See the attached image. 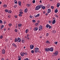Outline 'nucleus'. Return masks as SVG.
<instances>
[{"instance_id":"nucleus-1","label":"nucleus","mask_w":60,"mask_h":60,"mask_svg":"<svg viewBox=\"0 0 60 60\" xmlns=\"http://www.w3.org/2000/svg\"><path fill=\"white\" fill-rule=\"evenodd\" d=\"M42 7V5H40L37 6L35 8V10L36 11H38L39 10L41 7Z\"/></svg>"},{"instance_id":"nucleus-2","label":"nucleus","mask_w":60,"mask_h":60,"mask_svg":"<svg viewBox=\"0 0 60 60\" xmlns=\"http://www.w3.org/2000/svg\"><path fill=\"white\" fill-rule=\"evenodd\" d=\"M39 48H35L34 52H39Z\"/></svg>"},{"instance_id":"nucleus-3","label":"nucleus","mask_w":60,"mask_h":60,"mask_svg":"<svg viewBox=\"0 0 60 60\" xmlns=\"http://www.w3.org/2000/svg\"><path fill=\"white\" fill-rule=\"evenodd\" d=\"M58 54V51H56L55 52V53L54 52L53 53V55H54V56H57Z\"/></svg>"},{"instance_id":"nucleus-4","label":"nucleus","mask_w":60,"mask_h":60,"mask_svg":"<svg viewBox=\"0 0 60 60\" xmlns=\"http://www.w3.org/2000/svg\"><path fill=\"white\" fill-rule=\"evenodd\" d=\"M42 26L40 25L39 27V31H41L42 30Z\"/></svg>"},{"instance_id":"nucleus-5","label":"nucleus","mask_w":60,"mask_h":60,"mask_svg":"<svg viewBox=\"0 0 60 60\" xmlns=\"http://www.w3.org/2000/svg\"><path fill=\"white\" fill-rule=\"evenodd\" d=\"M51 26L49 24H47L46 26V28H48V27H49V29H51Z\"/></svg>"},{"instance_id":"nucleus-6","label":"nucleus","mask_w":60,"mask_h":60,"mask_svg":"<svg viewBox=\"0 0 60 60\" xmlns=\"http://www.w3.org/2000/svg\"><path fill=\"white\" fill-rule=\"evenodd\" d=\"M17 41L18 42H20L21 41V39L20 38L18 37L17 38Z\"/></svg>"},{"instance_id":"nucleus-7","label":"nucleus","mask_w":60,"mask_h":60,"mask_svg":"<svg viewBox=\"0 0 60 60\" xmlns=\"http://www.w3.org/2000/svg\"><path fill=\"white\" fill-rule=\"evenodd\" d=\"M50 48H46L45 49V51L46 52L49 51Z\"/></svg>"},{"instance_id":"nucleus-8","label":"nucleus","mask_w":60,"mask_h":60,"mask_svg":"<svg viewBox=\"0 0 60 60\" xmlns=\"http://www.w3.org/2000/svg\"><path fill=\"white\" fill-rule=\"evenodd\" d=\"M47 12L48 13V14L51 12V9H49L47 10Z\"/></svg>"},{"instance_id":"nucleus-9","label":"nucleus","mask_w":60,"mask_h":60,"mask_svg":"<svg viewBox=\"0 0 60 60\" xmlns=\"http://www.w3.org/2000/svg\"><path fill=\"white\" fill-rule=\"evenodd\" d=\"M20 54L22 56H24V52H21Z\"/></svg>"},{"instance_id":"nucleus-10","label":"nucleus","mask_w":60,"mask_h":60,"mask_svg":"<svg viewBox=\"0 0 60 60\" xmlns=\"http://www.w3.org/2000/svg\"><path fill=\"white\" fill-rule=\"evenodd\" d=\"M5 50L4 49H3L2 51V53L3 54H5Z\"/></svg>"},{"instance_id":"nucleus-11","label":"nucleus","mask_w":60,"mask_h":60,"mask_svg":"<svg viewBox=\"0 0 60 60\" xmlns=\"http://www.w3.org/2000/svg\"><path fill=\"white\" fill-rule=\"evenodd\" d=\"M30 49H33L34 47V46H33V45H30Z\"/></svg>"},{"instance_id":"nucleus-12","label":"nucleus","mask_w":60,"mask_h":60,"mask_svg":"<svg viewBox=\"0 0 60 60\" xmlns=\"http://www.w3.org/2000/svg\"><path fill=\"white\" fill-rule=\"evenodd\" d=\"M60 5V3H58L57 4V7H59Z\"/></svg>"},{"instance_id":"nucleus-13","label":"nucleus","mask_w":60,"mask_h":60,"mask_svg":"<svg viewBox=\"0 0 60 60\" xmlns=\"http://www.w3.org/2000/svg\"><path fill=\"white\" fill-rule=\"evenodd\" d=\"M49 50L50 51H53V48L52 47L51 48H50Z\"/></svg>"},{"instance_id":"nucleus-14","label":"nucleus","mask_w":60,"mask_h":60,"mask_svg":"<svg viewBox=\"0 0 60 60\" xmlns=\"http://www.w3.org/2000/svg\"><path fill=\"white\" fill-rule=\"evenodd\" d=\"M12 45L13 46H14V47H15V48H17V45H16V44H15V43H13L12 44Z\"/></svg>"},{"instance_id":"nucleus-15","label":"nucleus","mask_w":60,"mask_h":60,"mask_svg":"<svg viewBox=\"0 0 60 60\" xmlns=\"http://www.w3.org/2000/svg\"><path fill=\"white\" fill-rule=\"evenodd\" d=\"M34 16L35 17V18H37V17H39L40 16V14H38L36 16L34 15Z\"/></svg>"},{"instance_id":"nucleus-16","label":"nucleus","mask_w":60,"mask_h":60,"mask_svg":"<svg viewBox=\"0 0 60 60\" xmlns=\"http://www.w3.org/2000/svg\"><path fill=\"white\" fill-rule=\"evenodd\" d=\"M18 4L20 6L21 5V1H19L18 2Z\"/></svg>"},{"instance_id":"nucleus-17","label":"nucleus","mask_w":60,"mask_h":60,"mask_svg":"<svg viewBox=\"0 0 60 60\" xmlns=\"http://www.w3.org/2000/svg\"><path fill=\"white\" fill-rule=\"evenodd\" d=\"M56 20H54L52 21V24H54Z\"/></svg>"},{"instance_id":"nucleus-18","label":"nucleus","mask_w":60,"mask_h":60,"mask_svg":"<svg viewBox=\"0 0 60 60\" xmlns=\"http://www.w3.org/2000/svg\"><path fill=\"white\" fill-rule=\"evenodd\" d=\"M56 31L55 30H53L52 31V33H53V34H55V33H56Z\"/></svg>"},{"instance_id":"nucleus-19","label":"nucleus","mask_w":60,"mask_h":60,"mask_svg":"<svg viewBox=\"0 0 60 60\" xmlns=\"http://www.w3.org/2000/svg\"><path fill=\"white\" fill-rule=\"evenodd\" d=\"M27 11H28V10L25 9V10L24 12H25V13H27Z\"/></svg>"},{"instance_id":"nucleus-20","label":"nucleus","mask_w":60,"mask_h":60,"mask_svg":"<svg viewBox=\"0 0 60 60\" xmlns=\"http://www.w3.org/2000/svg\"><path fill=\"white\" fill-rule=\"evenodd\" d=\"M38 28L37 27H35L34 30V31H37L38 30Z\"/></svg>"},{"instance_id":"nucleus-21","label":"nucleus","mask_w":60,"mask_h":60,"mask_svg":"<svg viewBox=\"0 0 60 60\" xmlns=\"http://www.w3.org/2000/svg\"><path fill=\"white\" fill-rule=\"evenodd\" d=\"M28 30H29L28 29H26V30L25 31V33L26 34L27 33H28Z\"/></svg>"},{"instance_id":"nucleus-22","label":"nucleus","mask_w":60,"mask_h":60,"mask_svg":"<svg viewBox=\"0 0 60 60\" xmlns=\"http://www.w3.org/2000/svg\"><path fill=\"white\" fill-rule=\"evenodd\" d=\"M55 13H57L58 12V10L57 9V8H56L55 9Z\"/></svg>"},{"instance_id":"nucleus-23","label":"nucleus","mask_w":60,"mask_h":60,"mask_svg":"<svg viewBox=\"0 0 60 60\" xmlns=\"http://www.w3.org/2000/svg\"><path fill=\"white\" fill-rule=\"evenodd\" d=\"M7 5L6 4H4L3 5V7H4L5 8H6V7H7Z\"/></svg>"},{"instance_id":"nucleus-24","label":"nucleus","mask_w":60,"mask_h":60,"mask_svg":"<svg viewBox=\"0 0 60 60\" xmlns=\"http://www.w3.org/2000/svg\"><path fill=\"white\" fill-rule=\"evenodd\" d=\"M18 27H21L22 26V24H18Z\"/></svg>"},{"instance_id":"nucleus-25","label":"nucleus","mask_w":60,"mask_h":60,"mask_svg":"<svg viewBox=\"0 0 60 60\" xmlns=\"http://www.w3.org/2000/svg\"><path fill=\"white\" fill-rule=\"evenodd\" d=\"M4 27V26L3 25H2L1 26L0 28V29H2Z\"/></svg>"},{"instance_id":"nucleus-26","label":"nucleus","mask_w":60,"mask_h":60,"mask_svg":"<svg viewBox=\"0 0 60 60\" xmlns=\"http://www.w3.org/2000/svg\"><path fill=\"white\" fill-rule=\"evenodd\" d=\"M46 43H50V42L48 40H47L46 42Z\"/></svg>"},{"instance_id":"nucleus-27","label":"nucleus","mask_w":60,"mask_h":60,"mask_svg":"<svg viewBox=\"0 0 60 60\" xmlns=\"http://www.w3.org/2000/svg\"><path fill=\"white\" fill-rule=\"evenodd\" d=\"M14 2H15V4H17V0H15L14 1Z\"/></svg>"},{"instance_id":"nucleus-28","label":"nucleus","mask_w":60,"mask_h":60,"mask_svg":"<svg viewBox=\"0 0 60 60\" xmlns=\"http://www.w3.org/2000/svg\"><path fill=\"white\" fill-rule=\"evenodd\" d=\"M31 4H27V7H29L30 6H31Z\"/></svg>"},{"instance_id":"nucleus-29","label":"nucleus","mask_w":60,"mask_h":60,"mask_svg":"<svg viewBox=\"0 0 60 60\" xmlns=\"http://www.w3.org/2000/svg\"><path fill=\"white\" fill-rule=\"evenodd\" d=\"M41 7L42 9H43V10H44V9H45V7L44 6H43L42 7H42Z\"/></svg>"},{"instance_id":"nucleus-30","label":"nucleus","mask_w":60,"mask_h":60,"mask_svg":"<svg viewBox=\"0 0 60 60\" xmlns=\"http://www.w3.org/2000/svg\"><path fill=\"white\" fill-rule=\"evenodd\" d=\"M17 7V5H15L14 6V8H16Z\"/></svg>"},{"instance_id":"nucleus-31","label":"nucleus","mask_w":60,"mask_h":60,"mask_svg":"<svg viewBox=\"0 0 60 60\" xmlns=\"http://www.w3.org/2000/svg\"><path fill=\"white\" fill-rule=\"evenodd\" d=\"M15 41L16 42L17 41V38H15Z\"/></svg>"},{"instance_id":"nucleus-32","label":"nucleus","mask_w":60,"mask_h":60,"mask_svg":"<svg viewBox=\"0 0 60 60\" xmlns=\"http://www.w3.org/2000/svg\"><path fill=\"white\" fill-rule=\"evenodd\" d=\"M8 12L9 13H11V12H12L11 10H9L8 11Z\"/></svg>"},{"instance_id":"nucleus-33","label":"nucleus","mask_w":60,"mask_h":60,"mask_svg":"<svg viewBox=\"0 0 60 60\" xmlns=\"http://www.w3.org/2000/svg\"><path fill=\"white\" fill-rule=\"evenodd\" d=\"M22 43H24L25 42V41L23 40H22Z\"/></svg>"},{"instance_id":"nucleus-34","label":"nucleus","mask_w":60,"mask_h":60,"mask_svg":"<svg viewBox=\"0 0 60 60\" xmlns=\"http://www.w3.org/2000/svg\"><path fill=\"white\" fill-rule=\"evenodd\" d=\"M0 24H2L3 23V21L1 20H0Z\"/></svg>"},{"instance_id":"nucleus-35","label":"nucleus","mask_w":60,"mask_h":60,"mask_svg":"<svg viewBox=\"0 0 60 60\" xmlns=\"http://www.w3.org/2000/svg\"><path fill=\"white\" fill-rule=\"evenodd\" d=\"M31 52L32 53H34V50H32L31 51Z\"/></svg>"},{"instance_id":"nucleus-36","label":"nucleus","mask_w":60,"mask_h":60,"mask_svg":"<svg viewBox=\"0 0 60 60\" xmlns=\"http://www.w3.org/2000/svg\"><path fill=\"white\" fill-rule=\"evenodd\" d=\"M30 18L31 19H33V16L32 15L30 16Z\"/></svg>"},{"instance_id":"nucleus-37","label":"nucleus","mask_w":60,"mask_h":60,"mask_svg":"<svg viewBox=\"0 0 60 60\" xmlns=\"http://www.w3.org/2000/svg\"><path fill=\"white\" fill-rule=\"evenodd\" d=\"M32 2L33 4H34V3L35 2V1L34 0Z\"/></svg>"},{"instance_id":"nucleus-38","label":"nucleus","mask_w":60,"mask_h":60,"mask_svg":"<svg viewBox=\"0 0 60 60\" xmlns=\"http://www.w3.org/2000/svg\"><path fill=\"white\" fill-rule=\"evenodd\" d=\"M15 32H18V30L17 29H15Z\"/></svg>"},{"instance_id":"nucleus-39","label":"nucleus","mask_w":60,"mask_h":60,"mask_svg":"<svg viewBox=\"0 0 60 60\" xmlns=\"http://www.w3.org/2000/svg\"><path fill=\"white\" fill-rule=\"evenodd\" d=\"M46 36H47V37H48V36L49 35V34L48 33H46Z\"/></svg>"},{"instance_id":"nucleus-40","label":"nucleus","mask_w":60,"mask_h":60,"mask_svg":"<svg viewBox=\"0 0 60 60\" xmlns=\"http://www.w3.org/2000/svg\"><path fill=\"white\" fill-rule=\"evenodd\" d=\"M24 54H25V56H26V55H27V53L26 52L25 53H24Z\"/></svg>"},{"instance_id":"nucleus-41","label":"nucleus","mask_w":60,"mask_h":60,"mask_svg":"<svg viewBox=\"0 0 60 60\" xmlns=\"http://www.w3.org/2000/svg\"><path fill=\"white\" fill-rule=\"evenodd\" d=\"M54 44H55L57 45V42H54Z\"/></svg>"},{"instance_id":"nucleus-42","label":"nucleus","mask_w":60,"mask_h":60,"mask_svg":"<svg viewBox=\"0 0 60 60\" xmlns=\"http://www.w3.org/2000/svg\"><path fill=\"white\" fill-rule=\"evenodd\" d=\"M5 11L6 12H8V10L7 9H6L5 10Z\"/></svg>"},{"instance_id":"nucleus-43","label":"nucleus","mask_w":60,"mask_h":60,"mask_svg":"<svg viewBox=\"0 0 60 60\" xmlns=\"http://www.w3.org/2000/svg\"><path fill=\"white\" fill-rule=\"evenodd\" d=\"M24 60H29V59H28V58H26L25 59H24Z\"/></svg>"},{"instance_id":"nucleus-44","label":"nucleus","mask_w":60,"mask_h":60,"mask_svg":"<svg viewBox=\"0 0 60 60\" xmlns=\"http://www.w3.org/2000/svg\"><path fill=\"white\" fill-rule=\"evenodd\" d=\"M11 25H12V24H11L9 23V26H11Z\"/></svg>"},{"instance_id":"nucleus-45","label":"nucleus","mask_w":60,"mask_h":60,"mask_svg":"<svg viewBox=\"0 0 60 60\" xmlns=\"http://www.w3.org/2000/svg\"><path fill=\"white\" fill-rule=\"evenodd\" d=\"M19 13H20V14H23V12L22 11L20 12H19Z\"/></svg>"},{"instance_id":"nucleus-46","label":"nucleus","mask_w":60,"mask_h":60,"mask_svg":"<svg viewBox=\"0 0 60 60\" xmlns=\"http://www.w3.org/2000/svg\"><path fill=\"white\" fill-rule=\"evenodd\" d=\"M19 16L20 17H21V16H22V15H21V14H19Z\"/></svg>"},{"instance_id":"nucleus-47","label":"nucleus","mask_w":60,"mask_h":60,"mask_svg":"<svg viewBox=\"0 0 60 60\" xmlns=\"http://www.w3.org/2000/svg\"><path fill=\"white\" fill-rule=\"evenodd\" d=\"M32 22L34 23V22H35V20H33Z\"/></svg>"},{"instance_id":"nucleus-48","label":"nucleus","mask_w":60,"mask_h":60,"mask_svg":"<svg viewBox=\"0 0 60 60\" xmlns=\"http://www.w3.org/2000/svg\"><path fill=\"white\" fill-rule=\"evenodd\" d=\"M8 18H9V19H10L11 17V16L9 15L8 16Z\"/></svg>"},{"instance_id":"nucleus-49","label":"nucleus","mask_w":60,"mask_h":60,"mask_svg":"<svg viewBox=\"0 0 60 60\" xmlns=\"http://www.w3.org/2000/svg\"><path fill=\"white\" fill-rule=\"evenodd\" d=\"M38 25H39V23H38V22L36 23L35 24V25H36V26H37Z\"/></svg>"},{"instance_id":"nucleus-50","label":"nucleus","mask_w":60,"mask_h":60,"mask_svg":"<svg viewBox=\"0 0 60 60\" xmlns=\"http://www.w3.org/2000/svg\"><path fill=\"white\" fill-rule=\"evenodd\" d=\"M55 17H56V18H58V16L57 15H55Z\"/></svg>"},{"instance_id":"nucleus-51","label":"nucleus","mask_w":60,"mask_h":60,"mask_svg":"<svg viewBox=\"0 0 60 60\" xmlns=\"http://www.w3.org/2000/svg\"><path fill=\"white\" fill-rule=\"evenodd\" d=\"M3 36H0V39H3Z\"/></svg>"},{"instance_id":"nucleus-52","label":"nucleus","mask_w":60,"mask_h":60,"mask_svg":"<svg viewBox=\"0 0 60 60\" xmlns=\"http://www.w3.org/2000/svg\"><path fill=\"white\" fill-rule=\"evenodd\" d=\"M4 32H5V31L6 30V28H4Z\"/></svg>"},{"instance_id":"nucleus-53","label":"nucleus","mask_w":60,"mask_h":60,"mask_svg":"<svg viewBox=\"0 0 60 60\" xmlns=\"http://www.w3.org/2000/svg\"><path fill=\"white\" fill-rule=\"evenodd\" d=\"M51 7L52 9H54V7L53 6H52Z\"/></svg>"},{"instance_id":"nucleus-54","label":"nucleus","mask_w":60,"mask_h":60,"mask_svg":"<svg viewBox=\"0 0 60 60\" xmlns=\"http://www.w3.org/2000/svg\"><path fill=\"white\" fill-rule=\"evenodd\" d=\"M27 40H30V38H29L28 37L27 38Z\"/></svg>"},{"instance_id":"nucleus-55","label":"nucleus","mask_w":60,"mask_h":60,"mask_svg":"<svg viewBox=\"0 0 60 60\" xmlns=\"http://www.w3.org/2000/svg\"><path fill=\"white\" fill-rule=\"evenodd\" d=\"M15 28H18V25H16V26H15Z\"/></svg>"},{"instance_id":"nucleus-56","label":"nucleus","mask_w":60,"mask_h":60,"mask_svg":"<svg viewBox=\"0 0 60 60\" xmlns=\"http://www.w3.org/2000/svg\"><path fill=\"white\" fill-rule=\"evenodd\" d=\"M4 24H6V21H4Z\"/></svg>"},{"instance_id":"nucleus-57","label":"nucleus","mask_w":60,"mask_h":60,"mask_svg":"<svg viewBox=\"0 0 60 60\" xmlns=\"http://www.w3.org/2000/svg\"><path fill=\"white\" fill-rule=\"evenodd\" d=\"M27 38L28 37H29V34H27Z\"/></svg>"},{"instance_id":"nucleus-58","label":"nucleus","mask_w":60,"mask_h":60,"mask_svg":"<svg viewBox=\"0 0 60 60\" xmlns=\"http://www.w3.org/2000/svg\"><path fill=\"white\" fill-rule=\"evenodd\" d=\"M49 21V23H51V21Z\"/></svg>"},{"instance_id":"nucleus-59","label":"nucleus","mask_w":60,"mask_h":60,"mask_svg":"<svg viewBox=\"0 0 60 60\" xmlns=\"http://www.w3.org/2000/svg\"><path fill=\"white\" fill-rule=\"evenodd\" d=\"M43 14H45V11H43Z\"/></svg>"},{"instance_id":"nucleus-60","label":"nucleus","mask_w":60,"mask_h":60,"mask_svg":"<svg viewBox=\"0 0 60 60\" xmlns=\"http://www.w3.org/2000/svg\"><path fill=\"white\" fill-rule=\"evenodd\" d=\"M40 21L39 20H38V23H40Z\"/></svg>"},{"instance_id":"nucleus-61","label":"nucleus","mask_w":60,"mask_h":60,"mask_svg":"<svg viewBox=\"0 0 60 60\" xmlns=\"http://www.w3.org/2000/svg\"><path fill=\"white\" fill-rule=\"evenodd\" d=\"M15 18H17V16L16 15H15Z\"/></svg>"},{"instance_id":"nucleus-62","label":"nucleus","mask_w":60,"mask_h":60,"mask_svg":"<svg viewBox=\"0 0 60 60\" xmlns=\"http://www.w3.org/2000/svg\"><path fill=\"white\" fill-rule=\"evenodd\" d=\"M1 60H4V59L3 58H2Z\"/></svg>"},{"instance_id":"nucleus-63","label":"nucleus","mask_w":60,"mask_h":60,"mask_svg":"<svg viewBox=\"0 0 60 60\" xmlns=\"http://www.w3.org/2000/svg\"><path fill=\"white\" fill-rule=\"evenodd\" d=\"M18 60H21V58H19L18 59Z\"/></svg>"},{"instance_id":"nucleus-64","label":"nucleus","mask_w":60,"mask_h":60,"mask_svg":"<svg viewBox=\"0 0 60 60\" xmlns=\"http://www.w3.org/2000/svg\"><path fill=\"white\" fill-rule=\"evenodd\" d=\"M40 3H41V0L40 1Z\"/></svg>"}]
</instances>
